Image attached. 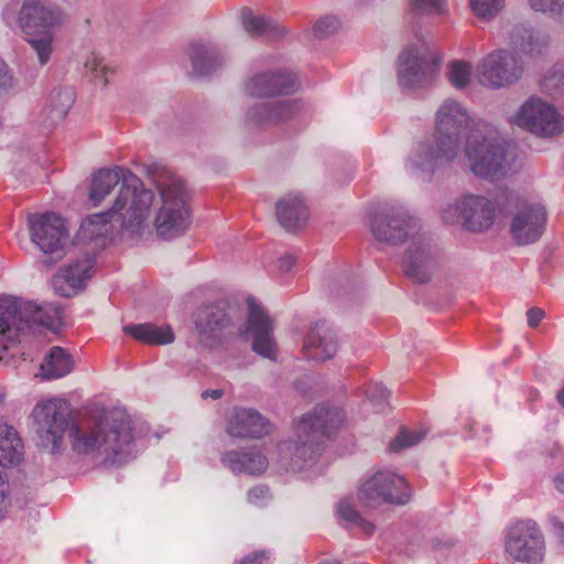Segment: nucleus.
<instances>
[{"mask_svg":"<svg viewBox=\"0 0 564 564\" xmlns=\"http://www.w3.org/2000/svg\"><path fill=\"white\" fill-rule=\"evenodd\" d=\"M496 216L492 202L482 195L467 194L449 204L442 212L445 223L454 225L462 221L470 231H484L490 228Z\"/></svg>","mask_w":564,"mask_h":564,"instance_id":"2eb2a0df","label":"nucleus"},{"mask_svg":"<svg viewBox=\"0 0 564 564\" xmlns=\"http://www.w3.org/2000/svg\"><path fill=\"white\" fill-rule=\"evenodd\" d=\"M32 243L46 257L47 264L59 261L65 254L69 235L63 218L55 213H44L29 217Z\"/></svg>","mask_w":564,"mask_h":564,"instance_id":"ddd939ff","label":"nucleus"},{"mask_svg":"<svg viewBox=\"0 0 564 564\" xmlns=\"http://www.w3.org/2000/svg\"><path fill=\"white\" fill-rule=\"evenodd\" d=\"M411 498L408 482L400 475L389 470H378L362 480L358 500L366 507L381 505H405Z\"/></svg>","mask_w":564,"mask_h":564,"instance_id":"f8f14e48","label":"nucleus"},{"mask_svg":"<svg viewBox=\"0 0 564 564\" xmlns=\"http://www.w3.org/2000/svg\"><path fill=\"white\" fill-rule=\"evenodd\" d=\"M341 409L321 406L305 414L296 425L297 441L283 444L281 453L291 455V467L300 470L314 464L321 454L324 436L330 435L344 422Z\"/></svg>","mask_w":564,"mask_h":564,"instance_id":"20e7f679","label":"nucleus"},{"mask_svg":"<svg viewBox=\"0 0 564 564\" xmlns=\"http://www.w3.org/2000/svg\"><path fill=\"white\" fill-rule=\"evenodd\" d=\"M375 238L389 245L406 242L403 267L408 278L425 283L436 268L431 240L421 232L419 219L402 204H386L370 220Z\"/></svg>","mask_w":564,"mask_h":564,"instance_id":"f03ea898","label":"nucleus"},{"mask_svg":"<svg viewBox=\"0 0 564 564\" xmlns=\"http://www.w3.org/2000/svg\"><path fill=\"white\" fill-rule=\"evenodd\" d=\"M297 107L291 100L257 102L246 111V121L252 127H272L291 118Z\"/></svg>","mask_w":564,"mask_h":564,"instance_id":"5701e85b","label":"nucleus"},{"mask_svg":"<svg viewBox=\"0 0 564 564\" xmlns=\"http://www.w3.org/2000/svg\"><path fill=\"white\" fill-rule=\"evenodd\" d=\"M554 525L560 530L561 542L564 545V522H554Z\"/></svg>","mask_w":564,"mask_h":564,"instance_id":"6e6d98bb","label":"nucleus"},{"mask_svg":"<svg viewBox=\"0 0 564 564\" xmlns=\"http://www.w3.org/2000/svg\"><path fill=\"white\" fill-rule=\"evenodd\" d=\"M299 87L296 77L282 70L262 72L250 77L246 93L251 97L265 98L294 93Z\"/></svg>","mask_w":564,"mask_h":564,"instance_id":"a211bd4d","label":"nucleus"},{"mask_svg":"<svg viewBox=\"0 0 564 564\" xmlns=\"http://www.w3.org/2000/svg\"><path fill=\"white\" fill-rule=\"evenodd\" d=\"M424 436L425 431L423 430L402 429L395 438L390 443L389 448L393 453H399L419 444L424 438Z\"/></svg>","mask_w":564,"mask_h":564,"instance_id":"e433bc0d","label":"nucleus"},{"mask_svg":"<svg viewBox=\"0 0 564 564\" xmlns=\"http://www.w3.org/2000/svg\"><path fill=\"white\" fill-rule=\"evenodd\" d=\"M224 394L223 390H219V389H214V390H205L203 393H202V398L203 399H207V398H212L214 400H217L219 398H221Z\"/></svg>","mask_w":564,"mask_h":564,"instance_id":"864d4df0","label":"nucleus"},{"mask_svg":"<svg viewBox=\"0 0 564 564\" xmlns=\"http://www.w3.org/2000/svg\"><path fill=\"white\" fill-rule=\"evenodd\" d=\"M267 560V553L264 551H259L252 555L246 556L240 564H264Z\"/></svg>","mask_w":564,"mask_h":564,"instance_id":"603ef678","label":"nucleus"},{"mask_svg":"<svg viewBox=\"0 0 564 564\" xmlns=\"http://www.w3.org/2000/svg\"><path fill=\"white\" fill-rule=\"evenodd\" d=\"M338 349L335 332L325 323H316L307 333L303 344V355L306 359L325 361L332 359Z\"/></svg>","mask_w":564,"mask_h":564,"instance_id":"4be33fe9","label":"nucleus"},{"mask_svg":"<svg viewBox=\"0 0 564 564\" xmlns=\"http://www.w3.org/2000/svg\"><path fill=\"white\" fill-rule=\"evenodd\" d=\"M229 322L225 303L200 306L195 317V328L199 343L207 347L218 344L220 334L229 325Z\"/></svg>","mask_w":564,"mask_h":564,"instance_id":"412c9836","label":"nucleus"},{"mask_svg":"<svg viewBox=\"0 0 564 564\" xmlns=\"http://www.w3.org/2000/svg\"><path fill=\"white\" fill-rule=\"evenodd\" d=\"M390 392L381 383H375L367 390V397L373 403L377 411H382V401L389 397Z\"/></svg>","mask_w":564,"mask_h":564,"instance_id":"a18cd8bd","label":"nucleus"},{"mask_svg":"<svg viewBox=\"0 0 564 564\" xmlns=\"http://www.w3.org/2000/svg\"><path fill=\"white\" fill-rule=\"evenodd\" d=\"M59 306L35 302H14L0 297V335L13 339L18 330L32 325L53 327L61 318Z\"/></svg>","mask_w":564,"mask_h":564,"instance_id":"9d476101","label":"nucleus"},{"mask_svg":"<svg viewBox=\"0 0 564 564\" xmlns=\"http://www.w3.org/2000/svg\"><path fill=\"white\" fill-rule=\"evenodd\" d=\"M155 185L161 207L155 215L154 227L159 237L170 240L183 235L191 225L188 195L183 180L170 172L162 173Z\"/></svg>","mask_w":564,"mask_h":564,"instance_id":"0eeeda50","label":"nucleus"},{"mask_svg":"<svg viewBox=\"0 0 564 564\" xmlns=\"http://www.w3.org/2000/svg\"><path fill=\"white\" fill-rule=\"evenodd\" d=\"M521 57L509 50H495L481 58L475 70L478 83L490 89H500L516 84L523 75Z\"/></svg>","mask_w":564,"mask_h":564,"instance_id":"4468645a","label":"nucleus"},{"mask_svg":"<svg viewBox=\"0 0 564 564\" xmlns=\"http://www.w3.org/2000/svg\"><path fill=\"white\" fill-rule=\"evenodd\" d=\"M471 64L465 61H453L448 65V79L457 89L465 88L471 79Z\"/></svg>","mask_w":564,"mask_h":564,"instance_id":"c9c22d12","label":"nucleus"},{"mask_svg":"<svg viewBox=\"0 0 564 564\" xmlns=\"http://www.w3.org/2000/svg\"><path fill=\"white\" fill-rule=\"evenodd\" d=\"M337 516L340 521H345L347 527L357 528L365 534L370 535L375 531V524L362 518L347 500H341L338 503Z\"/></svg>","mask_w":564,"mask_h":564,"instance_id":"f704fd0d","label":"nucleus"},{"mask_svg":"<svg viewBox=\"0 0 564 564\" xmlns=\"http://www.w3.org/2000/svg\"><path fill=\"white\" fill-rule=\"evenodd\" d=\"M507 553L516 561L539 564L545 555V542L538 524L531 520L511 525L505 542Z\"/></svg>","mask_w":564,"mask_h":564,"instance_id":"dca6fc26","label":"nucleus"},{"mask_svg":"<svg viewBox=\"0 0 564 564\" xmlns=\"http://www.w3.org/2000/svg\"><path fill=\"white\" fill-rule=\"evenodd\" d=\"M4 394L0 391V403L3 401Z\"/></svg>","mask_w":564,"mask_h":564,"instance_id":"13d9d810","label":"nucleus"},{"mask_svg":"<svg viewBox=\"0 0 564 564\" xmlns=\"http://www.w3.org/2000/svg\"><path fill=\"white\" fill-rule=\"evenodd\" d=\"M2 514H3V511L0 513V518L2 517Z\"/></svg>","mask_w":564,"mask_h":564,"instance_id":"bf43d9fd","label":"nucleus"},{"mask_svg":"<svg viewBox=\"0 0 564 564\" xmlns=\"http://www.w3.org/2000/svg\"><path fill=\"white\" fill-rule=\"evenodd\" d=\"M340 28L339 20L334 15H326L315 22L312 32L318 40L326 39L335 34Z\"/></svg>","mask_w":564,"mask_h":564,"instance_id":"a19ab883","label":"nucleus"},{"mask_svg":"<svg viewBox=\"0 0 564 564\" xmlns=\"http://www.w3.org/2000/svg\"><path fill=\"white\" fill-rule=\"evenodd\" d=\"M496 203L502 212L510 215V235L518 246L538 241L546 225L545 207L529 197L508 188L499 189Z\"/></svg>","mask_w":564,"mask_h":564,"instance_id":"6e6552de","label":"nucleus"},{"mask_svg":"<svg viewBox=\"0 0 564 564\" xmlns=\"http://www.w3.org/2000/svg\"><path fill=\"white\" fill-rule=\"evenodd\" d=\"M66 20L65 13L44 0H24L18 15V23L25 41L43 66L54 53L56 29Z\"/></svg>","mask_w":564,"mask_h":564,"instance_id":"39448f33","label":"nucleus"},{"mask_svg":"<svg viewBox=\"0 0 564 564\" xmlns=\"http://www.w3.org/2000/svg\"><path fill=\"white\" fill-rule=\"evenodd\" d=\"M95 262L94 254H85L83 259H78L67 267L59 270L55 278V285L63 281L73 290H80L93 274Z\"/></svg>","mask_w":564,"mask_h":564,"instance_id":"7c9ffc66","label":"nucleus"},{"mask_svg":"<svg viewBox=\"0 0 564 564\" xmlns=\"http://www.w3.org/2000/svg\"><path fill=\"white\" fill-rule=\"evenodd\" d=\"M74 425L69 403L57 397L39 400L28 417L34 442L51 454L64 449L65 435Z\"/></svg>","mask_w":564,"mask_h":564,"instance_id":"423d86ee","label":"nucleus"},{"mask_svg":"<svg viewBox=\"0 0 564 564\" xmlns=\"http://www.w3.org/2000/svg\"><path fill=\"white\" fill-rule=\"evenodd\" d=\"M557 401L564 408V388L557 393Z\"/></svg>","mask_w":564,"mask_h":564,"instance_id":"4d7b16f0","label":"nucleus"},{"mask_svg":"<svg viewBox=\"0 0 564 564\" xmlns=\"http://www.w3.org/2000/svg\"><path fill=\"white\" fill-rule=\"evenodd\" d=\"M511 122L540 137H552L564 130V118L551 104L540 98L528 99Z\"/></svg>","mask_w":564,"mask_h":564,"instance_id":"f3484780","label":"nucleus"},{"mask_svg":"<svg viewBox=\"0 0 564 564\" xmlns=\"http://www.w3.org/2000/svg\"><path fill=\"white\" fill-rule=\"evenodd\" d=\"M510 44L514 50H518L522 53L531 52L533 44V35L531 30L524 28L523 25L514 26L510 33Z\"/></svg>","mask_w":564,"mask_h":564,"instance_id":"ea45409f","label":"nucleus"},{"mask_svg":"<svg viewBox=\"0 0 564 564\" xmlns=\"http://www.w3.org/2000/svg\"><path fill=\"white\" fill-rule=\"evenodd\" d=\"M227 432L232 437L260 438L269 433V421L252 409H236L228 420Z\"/></svg>","mask_w":564,"mask_h":564,"instance_id":"b1692460","label":"nucleus"},{"mask_svg":"<svg viewBox=\"0 0 564 564\" xmlns=\"http://www.w3.org/2000/svg\"><path fill=\"white\" fill-rule=\"evenodd\" d=\"M544 316L545 313L542 308L531 307L527 312L528 325L533 328L536 327L540 324V322L544 318Z\"/></svg>","mask_w":564,"mask_h":564,"instance_id":"09e8293b","label":"nucleus"},{"mask_svg":"<svg viewBox=\"0 0 564 564\" xmlns=\"http://www.w3.org/2000/svg\"><path fill=\"white\" fill-rule=\"evenodd\" d=\"M128 174H133L128 169L115 166L101 169L96 172L91 180L89 198L94 206H98L119 183H124Z\"/></svg>","mask_w":564,"mask_h":564,"instance_id":"cd10ccee","label":"nucleus"},{"mask_svg":"<svg viewBox=\"0 0 564 564\" xmlns=\"http://www.w3.org/2000/svg\"><path fill=\"white\" fill-rule=\"evenodd\" d=\"M554 486L558 491L564 492V473L558 474L554 478Z\"/></svg>","mask_w":564,"mask_h":564,"instance_id":"5fc2aeb1","label":"nucleus"},{"mask_svg":"<svg viewBox=\"0 0 564 564\" xmlns=\"http://www.w3.org/2000/svg\"><path fill=\"white\" fill-rule=\"evenodd\" d=\"M440 63L434 48L425 42L406 46L398 59V83L403 89H417L433 83Z\"/></svg>","mask_w":564,"mask_h":564,"instance_id":"9b49d317","label":"nucleus"},{"mask_svg":"<svg viewBox=\"0 0 564 564\" xmlns=\"http://www.w3.org/2000/svg\"><path fill=\"white\" fill-rule=\"evenodd\" d=\"M241 18L245 30L251 36L276 40L285 34L283 26L264 15L254 14L250 9L245 8Z\"/></svg>","mask_w":564,"mask_h":564,"instance_id":"c756f323","label":"nucleus"},{"mask_svg":"<svg viewBox=\"0 0 564 564\" xmlns=\"http://www.w3.org/2000/svg\"><path fill=\"white\" fill-rule=\"evenodd\" d=\"M69 442L78 454L91 455L105 465H122L133 455L132 421L119 409L101 411L75 424Z\"/></svg>","mask_w":564,"mask_h":564,"instance_id":"7ed1b4c3","label":"nucleus"},{"mask_svg":"<svg viewBox=\"0 0 564 564\" xmlns=\"http://www.w3.org/2000/svg\"><path fill=\"white\" fill-rule=\"evenodd\" d=\"M296 259L292 254H284L278 261V268L281 272H289L295 264Z\"/></svg>","mask_w":564,"mask_h":564,"instance_id":"3c124183","label":"nucleus"},{"mask_svg":"<svg viewBox=\"0 0 564 564\" xmlns=\"http://www.w3.org/2000/svg\"><path fill=\"white\" fill-rule=\"evenodd\" d=\"M443 0H411L410 9L415 14H441L444 11Z\"/></svg>","mask_w":564,"mask_h":564,"instance_id":"37998d69","label":"nucleus"},{"mask_svg":"<svg viewBox=\"0 0 564 564\" xmlns=\"http://www.w3.org/2000/svg\"><path fill=\"white\" fill-rule=\"evenodd\" d=\"M14 86L13 75L4 61L0 58V95L8 94Z\"/></svg>","mask_w":564,"mask_h":564,"instance_id":"49530a36","label":"nucleus"},{"mask_svg":"<svg viewBox=\"0 0 564 564\" xmlns=\"http://www.w3.org/2000/svg\"><path fill=\"white\" fill-rule=\"evenodd\" d=\"M74 101L75 95L72 88L59 87L53 89L48 98V105L42 113L43 124L51 128L64 120Z\"/></svg>","mask_w":564,"mask_h":564,"instance_id":"c85d7f7f","label":"nucleus"},{"mask_svg":"<svg viewBox=\"0 0 564 564\" xmlns=\"http://www.w3.org/2000/svg\"><path fill=\"white\" fill-rule=\"evenodd\" d=\"M503 0H470L475 15L482 20L494 19L503 8Z\"/></svg>","mask_w":564,"mask_h":564,"instance_id":"58836bf2","label":"nucleus"},{"mask_svg":"<svg viewBox=\"0 0 564 564\" xmlns=\"http://www.w3.org/2000/svg\"><path fill=\"white\" fill-rule=\"evenodd\" d=\"M23 457V443L14 427L0 424V513L8 506L6 469L18 465Z\"/></svg>","mask_w":564,"mask_h":564,"instance_id":"6ab92c4d","label":"nucleus"},{"mask_svg":"<svg viewBox=\"0 0 564 564\" xmlns=\"http://www.w3.org/2000/svg\"><path fill=\"white\" fill-rule=\"evenodd\" d=\"M153 200V192L145 188L137 175L128 174L108 214L111 218L118 217L122 228L135 232L148 219Z\"/></svg>","mask_w":564,"mask_h":564,"instance_id":"1a4fd4ad","label":"nucleus"},{"mask_svg":"<svg viewBox=\"0 0 564 564\" xmlns=\"http://www.w3.org/2000/svg\"><path fill=\"white\" fill-rule=\"evenodd\" d=\"M188 55L193 72L198 76L209 75L225 63V56L221 50L212 43H193L189 47Z\"/></svg>","mask_w":564,"mask_h":564,"instance_id":"bb28decb","label":"nucleus"},{"mask_svg":"<svg viewBox=\"0 0 564 564\" xmlns=\"http://www.w3.org/2000/svg\"><path fill=\"white\" fill-rule=\"evenodd\" d=\"M269 497L270 491L265 486H256L248 491V501L256 506H262Z\"/></svg>","mask_w":564,"mask_h":564,"instance_id":"de8ad7c7","label":"nucleus"},{"mask_svg":"<svg viewBox=\"0 0 564 564\" xmlns=\"http://www.w3.org/2000/svg\"><path fill=\"white\" fill-rule=\"evenodd\" d=\"M275 213L280 225L286 230L303 228L308 220L307 207L297 194L282 197L276 203Z\"/></svg>","mask_w":564,"mask_h":564,"instance_id":"a878e982","label":"nucleus"},{"mask_svg":"<svg viewBox=\"0 0 564 564\" xmlns=\"http://www.w3.org/2000/svg\"><path fill=\"white\" fill-rule=\"evenodd\" d=\"M221 464L234 474L260 475L269 465L268 458L258 448L228 451L220 457Z\"/></svg>","mask_w":564,"mask_h":564,"instance_id":"393cba45","label":"nucleus"},{"mask_svg":"<svg viewBox=\"0 0 564 564\" xmlns=\"http://www.w3.org/2000/svg\"><path fill=\"white\" fill-rule=\"evenodd\" d=\"M73 367L72 356L61 347H53L43 359L40 372L43 379H58L68 375Z\"/></svg>","mask_w":564,"mask_h":564,"instance_id":"72a5a7b5","label":"nucleus"},{"mask_svg":"<svg viewBox=\"0 0 564 564\" xmlns=\"http://www.w3.org/2000/svg\"><path fill=\"white\" fill-rule=\"evenodd\" d=\"M433 550L441 552L443 550H449L455 545V540L452 538H434L431 541Z\"/></svg>","mask_w":564,"mask_h":564,"instance_id":"8fccbe9b","label":"nucleus"},{"mask_svg":"<svg viewBox=\"0 0 564 564\" xmlns=\"http://www.w3.org/2000/svg\"><path fill=\"white\" fill-rule=\"evenodd\" d=\"M248 327L252 333V349L262 357L275 358V340L270 317L254 299H248Z\"/></svg>","mask_w":564,"mask_h":564,"instance_id":"aec40b11","label":"nucleus"},{"mask_svg":"<svg viewBox=\"0 0 564 564\" xmlns=\"http://www.w3.org/2000/svg\"><path fill=\"white\" fill-rule=\"evenodd\" d=\"M431 138L411 151L406 166L412 172L433 174L455 161L466 137L465 156L470 171L484 178H500L512 167L514 153L499 131L485 121H475L457 100H445L436 112Z\"/></svg>","mask_w":564,"mask_h":564,"instance_id":"f257e3e1","label":"nucleus"},{"mask_svg":"<svg viewBox=\"0 0 564 564\" xmlns=\"http://www.w3.org/2000/svg\"><path fill=\"white\" fill-rule=\"evenodd\" d=\"M530 7L552 17H560L564 12V0H529Z\"/></svg>","mask_w":564,"mask_h":564,"instance_id":"c03bdc74","label":"nucleus"},{"mask_svg":"<svg viewBox=\"0 0 564 564\" xmlns=\"http://www.w3.org/2000/svg\"><path fill=\"white\" fill-rule=\"evenodd\" d=\"M110 219L112 218L108 212L91 215L83 221L78 234L79 239L93 243V250L104 248L109 232L108 221Z\"/></svg>","mask_w":564,"mask_h":564,"instance_id":"2f4dec72","label":"nucleus"},{"mask_svg":"<svg viewBox=\"0 0 564 564\" xmlns=\"http://www.w3.org/2000/svg\"><path fill=\"white\" fill-rule=\"evenodd\" d=\"M123 332L149 345H166L174 340V334L170 326H158L151 323L127 325L123 327Z\"/></svg>","mask_w":564,"mask_h":564,"instance_id":"473e14b6","label":"nucleus"},{"mask_svg":"<svg viewBox=\"0 0 564 564\" xmlns=\"http://www.w3.org/2000/svg\"><path fill=\"white\" fill-rule=\"evenodd\" d=\"M85 74L90 76L94 80L99 82L102 86L108 84L109 68L104 63L102 58L97 54L91 53L84 64Z\"/></svg>","mask_w":564,"mask_h":564,"instance_id":"4c0bfd02","label":"nucleus"},{"mask_svg":"<svg viewBox=\"0 0 564 564\" xmlns=\"http://www.w3.org/2000/svg\"><path fill=\"white\" fill-rule=\"evenodd\" d=\"M542 88L550 95L561 94L564 88V66L555 67L547 74L542 82Z\"/></svg>","mask_w":564,"mask_h":564,"instance_id":"79ce46f5","label":"nucleus"}]
</instances>
